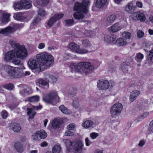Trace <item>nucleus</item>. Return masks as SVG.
<instances>
[{"mask_svg":"<svg viewBox=\"0 0 153 153\" xmlns=\"http://www.w3.org/2000/svg\"><path fill=\"white\" fill-rule=\"evenodd\" d=\"M39 60V64H38L36 59H30L28 61L29 67L32 70L36 69L37 71H43L50 67L52 65L53 61V56L46 52H43L38 54L36 56Z\"/></svg>","mask_w":153,"mask_h":153,"instance_id":"obj_1","label":"nucleus"},{"mask_svg":"<svg viewBox=\"0 0 153 153\" xmlns=\"http://www.w3.org/2000/svg\"><path fill=\"white\" fill-rule=\"evenodd\" d=\"M23 48L18 49L17 48L6 53L4 59L7 62H11L16 65H22V63L20 60L16 59L20 58L22 59H25L27 56V52L24 51Z\"/></svg>","mask_w":153,"mask_h":153,"instance_id":"obj_2","label":"nucleus"},{"mask_svg":"<svg viewBox=\"0 0 153 153\" xmlns=\"http://www.w3.org/2000/svg\"><path fill=\"white\" fill-rule=\"evenodd\" d=\"M89 4L90 2L88 0H83L82 4L79 2H76L75 4L74 10L78 12L74 14V17L78 19L83 18L85 15L88 12V7Z\"/></svg>","mask_w":153,"mask_h":153,"instance_id":"obj_3","label":"nucleus"},{"mask_svg":"<svg viewBox=\"0 0 153 153\" xmlns=\"http://www.w3.org/2000/svg\"><path fill=\"white\" fill-rule=\"evenodd\" d=\"M70 67L71 69L85 75L90 73L94 68L93 65L90 63L85 62H79L77 65L71 64Z\"/></svg>","mask_w":153,"mask_h":153,"instance_id":"obj_4","label":"nucleus"},{"mask_svg":"<svg viewBox=\"0 0 153 153\" xmlns=\"http://www.w3.org/2000/svg\"><path fill=\"white\" fill-rule=\"evenodd\" d=\"M57 93L56 91H52L48 94L43 100L46 102L53 105L56 104Z\"/></svg>","mask_w":153,"mask_h":153,"instance_id":"obj_5","label":"nucleus"},{"mask_svg":"<svg viewBox=\"0 0 153 153\" xmlns=\"http://www.w3.org/2000/svg\"><path fill=\"white\" fill-rule=\"evenodd\" d=\"M123 106L121 104L117 103L114 104L111 108L110 113L113 117H115L119 116L122 111Z\"/></svg>","mask_w":153,"mask_h":153,"instance_id":"obj_6","label":"nucleus"},{"mask_svg":"<svg viewBox=\"0 0 153 153\" xmlns=\"http://www.w3.org/2000/svg\"><path fill=\"white\" fill-rule=\"evenodd\" d=\"M47 136V134L43 130L36 131L32 136V138L34 141H37L41 139L45 138Z\"/></svg>","mask_w":153,"mask_h":153,"instance_id":"obj_7","label":"nucleus"},{"mask_svg":"<svg viewBox=\"0 0 153 153\" xmlns=\"http://www.w3.org/2000/svg\"><path fill=\"white\" fill-rule=\"evenodd\" d=\"M133 19L140 21L141 22L144 21L146 19L145 15L141 11H137L133 13L132 15Z\"/></svg>","mask_w":153,"mask_h":153,"instance_id":"obj_8","label":"nucleus"},{"mask_svg":"<svg viewBox=\"0 0 153 153\" xmlns=\"http://www.w3.org/2000/svg\"><path fill=\"white\" fill-rule=\"evenodd\" d=\"M110 86L109 82L107 80L102 79L97 82V86L99 89L105 90L107 89Z\"/></svg>","mask_w":153,"mask_h":153,"instance_id":"obj_9","label":"nucleus"},{"mask_svg":"<svg viewBox=\"0 0 153 153\" xmlns=\"http://www.w3.org/2000/svg\"><path fill=\"white\" fill-rule=\"evenodd\" d=\"M13 27L8 26L5 28L1 29L0 31V33L5 35H7L14 32L15 30L16 27L17 26V24H13L12 25Z\"/></svg>","mask_w":153,"mask_h":153,"instance_id":"obj_10","label":"nucleus"},{"mask_svg":"<svg viewBox=\"0 0 153 153\" xmlns=\"http://www.w3.org/2000/svg\"><path fill=\"white\" fill-rule=\"evenodd\" d=\"M136 8V6L134 5L132 3L129 2L125 6L124 9L126 12L132 14L135 11Z\"/></svg>","mask_w":153,"mask_h":153,"instance_id":"obj_11","label":"nucleus"},{"mask_svg":"<svg viewBox=\"0 0 153 153\" xmlns=\"http://www.w3.org/2000/svg\"><path fill=\"white\" fill-rule=\"evenodd\" d=\"M82 144L80 141L73 143L72 148L76 152L80 153L82 151Z\"/></svg>","mask_w":153,"mask_h":153,"instance_id":"obj_12","label":"nucleus"},{"mask_svg":"<svg viewBox=\"0 0 153 153\" xmlns=\"http://www.w3.org/2000/svg\"><path fill=\"white\" fill-rule=\"evenodd\" d=\"M57 20V15L55 14L46 22L47 27L49 28L51 27L56 22Z\"/></svg>","mask_w":153,"mask_h":153,"instance_id":"obj_13","label":"nucleus"},{"mask_svg":"<svg viewBox=\"0 0 153 153\" xmlns=\"http://www.w3.org/2000/svg\"><path fill=\"white\" fill-rule=\"evenodd\" d=\"M13 17L16 20L22 21L27 18V16L21 12H18L14 14Z\"/></svg>","mask_w":153,"mask_h":153,"instance_id":"obj_14","label":"nucleus"},{"mask_svg":"<svg viewBox=\"0 0 153 153\" xmlns=\"http://www.w3.org/2000/svg\"><path fill=\"white\" fill-rule=\"evenodd\" d=\"M9 43L10 45L13 47L14 48V49L18 48V49L23 48L24 51H27L25 47L21 45L19 43H16V41L13 40H10L9 41Z\"/></svg>","mask_w":153,"mask_h":153,"instance_id":"obj_15","label":"nucleus"},{"mask_svg":"<svg viewBox=\"0 0 153 153\" xmlns=\"http://www.w3.org/2000/svg\"><path fill=\"white\" fill-rule=\"evenodd\" d=\"M140 94V91L137 90L133 91L130 96V101L131 102H133Z\"/></svg>","mask_w":153,"mask_h":153,"instance_id":"obj_16","label":"nucleus"},{"mask_svg":"<svg viewBox=\"0 0 153 153\" xmlns=\"http://www.w3.org/2000/svg\"><path fill=\"white\" fill-rule=\"evenodd\" d=\"M14 147L18 152L21 153L24 151V146L20 142H17L14 145Z\"/></svg>","mask_w":153,"mask_h":153,"instance_id":"obj_17","label":"nucleus"},{"mask_svg":"<svg viewBox=\"0 0 153 153\" xmlns=\"http://www.w3.org/2000/svg\"><path fill=\"white\" fill-rule=\"evenodd\" d=\"M22 3L23 8L25 9H28L31 6V1L30 0H21Z\"/></svg>","mask_w":153,"mask_h":153,"instance_id":"obj_18","label":"nucleus"},{"mask_svg":"<svg viewBox=\"0 0 153 153\" xmlns=\"http://www.w3.org/2000/svg\"><path fill=\"white\" fill-rule=\"evenodd\" d=\"M36 82L37 84H39L42 86H45V88L46 89H48L49 87V85L48 83L43 79H38L36 80Z\"/></svg>","mask_w":153,"mask_h":153,"instance_id":"obj_19","label":"nucleus"},{"mask_svg":"<svg viewBox=\"0 0 153 153\" xmlns=\"http://www.w3.org/2000/svg\"><path fill=\"white\" fill-rule=\"evenodd\" d=\"M59 110L63 113L65 114H70L72 111L65 107L64 105H61L59 107Z\"/></svg>","mask_w":153,"mask_h":153,"instance_id":"obj_20","label":"nucleus"},{"mask_svg":"<svg viewBox=\"0 0 153 153\" xmlns=\"http://www.w3.org/2000/svg\"><path fill=\"white\" fill-rule=\"evenodd\" d=\"M68 47L71 51L76 53L79 46L74 42H72L69 44Z\"/></svg>","mask_w":153,"mask_h":153,"instance_id":"obj_21","label":"nucleus"},{"mask_svg":"<svg viewBox=\"0 0 153 153\" xmlns=\"http://www.w3.org/2000/svg\"><path fill=\"white\" fill-rule=\"evenodd\" d=\"M116 19L115 15H111L109 16L106 19V22L108 25L111 24Z\"/></svg>","mask_w":153,"mask_h":153,"instance_id":"obj_22","label":"nucleus"},{"mask_svg":"<svg viewBox=\"0 0 153 153\" xmlns=\"http://www.w3.org/2000/svg\"><path fill=\"white\" fill-rule=\"evenodd\" d=\"M116 43L119 46H123L126 45L127 42L124 38H120L116 40Z\"/></svg>","mask_w":153,"mask_h":153,"instance_id":"obj_23","label":"nucleus"},{"mask_svg":"<svg viewBox=\"0 0 153 153\" xmlns=\"http://www.w3.org/2000/svg\"><path fill=\"white\" fill-rule=\"evenodd\" d=\"M94 124L93 122L91 120H87L83 122L82 126L85 128H88L92 126Z\"/></svg>","mask_w":153,"mask_h":153,"instance_id":"obj_24","label":"nucleus"},{"mask_svg":"<svg viewBox=\"0 0 153 153\" xmlns=\"http://www.w3.org/2000/svg\"><path fill=\"white\" fill-rule=\"evenodd\" d=\"M107 2V0H97L96 6L97 7L101 8L105 5Z\"/></svg>","mask_w":153,"mask_h":153,"instance_id":"obj_25","label":"nucleus"},{"mask_svg":"<svg viewBox=\"0 0 153 153\" xmlns=\"http://www.w3.org/2000/svg\"><path fill=\"white\" fill-rule=\"evenodd\" d=\"M62 141L66 146L67 150L71 149L73 143H72L70 140L68 139H64Z\"/></svg>","mask_w":153,"mask_h":153,"instance_id":"obj_26","label":"nucleus"},{"mask_svg":"<svg viewBox=\"0 0 153 153\" xmlns=\"http://www.w3.org/2000/svg\"><path fill=\"white\" fill-rule=\"evenodd\" d=\"M83 46L85 48H89L91 46L92 43L88 39H85L82 41Z\"/></svg>","mask_w":153,"mask_h":153,"instance_id":"obj_27","label":"nucleus"},{"mask_svg":"<svg viewBox=\"0 0 153 153\" xmlns=\"http://www.w3.org/2000/svg\"><path fill=\"white\" fill-rule=\"evenodd\" d=\"M14 8L16 10H18L23 8L22 3L21 2V0L20 2H18L14 4L13 5Z\"/></svg>","mask_w":153,"mask_h":153,"instance_id":"obj_28","label":"nucleus"},{"mask_svg":"<svg viewBox=\"0 0 153 153\" xmlns=\"http://www.w3.org/2000/svg\"><path fill=\"white\" fill-rule=\"evenodd\" d=\"M34 110L33 108H27V114L29 116L30 118L33 119L35 115L36 112L34 111Z\"/></svg>","mask_w":153,"mask_h":153,"instance_id":"obj_29","label":"nucleus"},{"mask_svg":"<svg viewBox=\"0 0 153 153\" xmlns=\"http://www.w3.org/2000/svg\"><path fill=\"white\" fill-rule=\"evenodd\" d=\"M39 100V97L37 95L32 96L28 98V101L30 102H36Z\"/></svg>","mask_w":153,"mask_h":153,"instance_id":"obj_30","label":"nucleus"},{"mask_svg":"<svg viewBox=\"0 0 153 153\" xmlns=\"http://www.w3.org/2000/svg\"><path fill=\"white\" fill-rule=\"evenodd\" d=\"M110 30L113 32H116L120 29L119 25L118 23H116L110 28Z\"/></svg>","mask_w":153,"mask_h":153,"instance_id":"obj_31","label":"nucleus"},{"mask_svg":"<svg viewBox=\"0 0 153 153\" xmlns=\"http://www.w3.org/2000/svg\"><path fill=\"white\" fill-rule=\"evenodd\" d=\"M21 127L20 125L16 123L13 124L12 126V129L15 132H18L21 129Z\"/></svg>","mask_w":153,"mask_h":153,"instance_id":"obj_32","label":"nucleus"},{"mask_svg":"<svg viewBox=\"0 0 153 153\" xmlns=\"http://www.w3.org/2000/svg\"><path fill=\"white\" fill-rule=\"evenodd\" d=\"M130 68V67L126 63H123L122 65V70L124 73L128 72Z\"/></svg>","mask_w":153,"mask_h":153,"instance_id":"obj_33","label":"nucleus"},{"mask_svg":"<svg viewBox=\"0 0 153 153\" xmlns=\"http://www.w3.org/2000/svg\"><path fill=\"white\" fill-rule=\"evenodd\" d=\"M49 2V0H37L36 1L37 4L42 6H45Z\"/></svg>","mask_w":153,"mask_h":153,"instance_id":"obj_34","label":"nucleus"},{"mask_svg":"<svg viewBox=\"0 0 153 153\" xmlns=\"http://www.w3.org/2000/svg\"><path fill=\"white\" fill-rule=\"evenodd\" d=\"M57 127V118H54L51 122V128L52 129H55Z\"/></svg>","mask_w":153,"mask_h":153,"instance_id":"obj_35","label":"nucleus"},{"mask_svg":"<svg viewBox=\"0 0 153 153\" xmlns=\"http://www.w3.org/2000/svg\"><path fill=\"white\" fill-rule=\"evenodd\" d=\"M122 35L123 38L126 39H130L132 36L131 33L125 31L123 32L122 33Z\"/></svg>","mask_w":153,"mask_h":153,"instance_id":"obj_36","label":"nucleus"},{"mask_svg":"<svg viewBox=\"0 0 153 153\" xmlns=\"http://www.w3.org/2000/svg\"><path fill=\"white\" fill-rule=\"evenodd\" d=\"M4 68L9 74H14L13 73L14 71V70L12 69L11 66L8 65H5L4 66Z\"/></svg>","mask_w":153,"mask_h":153,"instance_id":"obj_37","label":"nucleus"},{"mask_svg":"<svg viewBox=\"0 0 153 153\" xmlns=\"http://www.w3.org/2000/svg\"><path fill=\"white\" fill-rule=\"evenodd\" d=\"M65 25L68 26H71L74 24V21L72 19H68L64 21Z\"/></svg>","mask_w":153,"mask_h":153,"instance_id":"obj_38","label":"nucleus"},{"mask_svg":"<svg viewBox=\"0 0 153 153\" xmlns=\"http://www.w3.org/2000/svg\"><path fill=\"white\" fill-rule=\"evenodd\" d=\"M10 15L8 14L5 13L3 15V18L2 19V22H7L9 21V17Z\"/></svg>","mask_w":153,"mask_h":153,"instance_id":"obj_39","label":"nucleus"},{"mask_svg":"<svg viewBox=\"0 0 153 153\" xmlns=\"http://www.w3.org/2000/svg\"><path fill=\"white\" fill-rule=\"evenodd\" d=\"M143 58V55L140 53L137 54L136 57V60L138 62H140Z\"/></svg>","mask_w":153,"mask_h":153,"instance_id":"obj_40","label":"nucleus"},{"mask_svg":"<svg viewBox=\"0 0 153 153\" xmlns=\"http://www.w3.org/2000/svg\"><path fill=\"white\" fill-rule=\"evenodd\" d=\"M73 104L75 108H78L79 106V102L78 98H74L73 100Z\"/></svg>","mask_w":153,"mask_h":153,"instance_id":"obj_41","label":"nucleus"},{"mask_svg":"<svg viewBox=\"0 0 153 153\" xmlns=\"http://www.w3.org/2000/svg\"><path fill=\"white\" fill-rule=\"evenodd\" d=\"M38 14L42 17H44L46 14V12L43 9H40L38 11Z\"/></svg>","mask_w":153,"mask_h":153,"instance_id":"obj_42","label":"nucleus"},{"mask_svg":"<svg viewBox=\"0 0 153 153\" xmlns=\"http://www.w3.org/2000/svg\"><path fill=\"white\" fill-rule=\"evenodd\" d=\"M88 52V51L87 50L83 48H80L79 46L76 53L79 54H84Z\"/></svg>","mask_w":153,"mask_h":153,"instance_id":"obj_43","label":"nucleus"},{"mask_svg":"<svg viewBox=\"0 0 153 153\" xmlns=\"http://www.w3.org/2000/svg\"><path fill=\"white\" fill-rule=\"evenodd\" d=\"M4 87L6 89L12 90L13 88V86L12 84L10 83L5 85L4 86Z\"/></svg>","mask_w":153,"mask_h":153,"instance_id":"obj_44","label":"nucleus"},{"mask_svg":"<svg viewBox=\"0 0 153 153\" xmlns=\"http://www.w3.org/2000/svg\"><path fill=\"white\" fill-rule=\"evenodd\" d=\"M144 34V32L142 30H139L137 33V36L138 38H142Z\"/></svg>","mask_w":153,"mask_h":153,"instance_id":"obj_45","label":"nucleus"},{"mask_svg":"<svg viewBox=\"0 0 153 153\" xmlns=\"http://www.w3.org/2000/svg\"><path fill=\"white\" fill-rule=\"evenodd\" d=\"M65 134L66 136H72L74 135V133L73 132L71 131L70 130H68L65 132Z\"/></svg>","mask_w":153,"mask_h":153,"instance_id":"obj_46","label":"nucleus"},{"mask_svg":"<svg viewBox=\"0 0 153 153\" xmlns=\"http://www.w3.org/2000/svg\"><path fill=\"white\" fill-rule=\"evenodd\" d=\"M99 136V134L98 133L93 132L90 134V136L91 138L93 139L96 138Z\"/></svg>","mask_w":153,"mask_h":153,"instance_id":"obj_47","label":"nucleus"},{"mask_svg":"<svg viewBox=\"0 0 153 153\" xmlns=\"http://www.w3.org/2000/svg\"><path fill=\"white\" fill-rule=\"evenodd\" d=\"M1 115L3 118H6L7 117L8 113L6 110H3L1 112Z\"/></svg>","mask_w":153,"mask_h":153,"instance_id":"obj_48","label":"nucleus"},{"mask_svg":"<svg viewBox=\"0 0 153 153\" xmlns=\"http://www.w3.org/2000/svg\"><path fill=\"white\" fill-rule=\"evenodd\" d=\"M41 19L39 17H36L35 18L34 20L32 22L33 24L36 25L37 24L40 22Z\"/></svg>","mask_w":153,"mask_h":153,"instance_id":"obj_49","label":"nucleus"},{"mask_svg":"<svg viewBox=\"0 0 153 153\" xmlns=\"http://www.w3.org/2000/svg\"><path fill=\"white\" fill-rule=\"evenodd\" d=\"M63 121L61 119L58 120V128L59 127L61 128H63Z\"/></svg>","mask_w":153,"mask_h":153,"instance_id":"obj_50","label":"nucleus"},{"mask_svg":"<svg viewBox=\"0 0 153 153\" xmlns=\"http://www.w3.org/2000/svg\"><path fill=\"white\" fill-rule=\"evenodd\" d=\"M75 127V125L73 123H71L68 125L67 127L68 130H73Z\"/></svg>","mask_w":153,"mask_h":153,"instance_id":"obj_51","label":"nucleus"},{"mask_svg":"<svg viewBox=\"0 0 153 153\" xmlns=\"http://www.w3.org/2000/svg\"><path fill=\"white\" fill-rule=\"evenodd\" d=\"M153 56V50H151L149 53V54L147 57L148 60H151L152 57Z\"/></svg>","mask_w":153,"mask_h":153,"instance_id":"obj_52","label":"nucleus"},{"mask_svg":"<svg viewBox=\"0 0 153 153\" xmlns=\"http://www.w3.org/2000/svg\"><path fill=\"white\" fill-rule=\"evenodd\" d=\"M45 43L43 42L40 43L38 46V48L39 49H42L45 47Z\"/></svg>","mask_w":153,"mask_h":153,"instance_id":"obj_53","label":"nucleus"},{"mask_svg":"<svg viewBox=\"0 0 153 153\" xmlns=\"http://www.w3.org/2000/svg\"><path fill=\"white\" fill-rule=\"evenodd\" d=\"M104 41L107 42H110V36L107 35H105L104 37Z\"/></svg>","mask_w":153,"mask_h":153,"instance_id":"obj_54","label":"nucleus"},{"mask_svg":"<svg viewBox=\"0 0 153 153\" xmlns=\"http://www.w3.org/2000/svg\"><path fill=\"white\" fill-rule=\"evenodd\" d=\"M116 36L114 35H112L110 36V42H113L116 40Z\"/></svg>","mask_w":153,"mask_h":153,"instance_id":"obj_55","label":"nucleus"},{"mask_svg":"<svg viewBox=\"0 0 153 153\" xmlns=\"http://www.w3.org/2000/svg\"><path fill=\"white\" fill-rule=\"evenodd\" d=\"M148 130L150 133H153V126L150 123L148 127Z\"/></svg>","mask_w":153,"mask_h":153,"instance_id":"obj_56","label":"nucleus"},{"mask_svg":"<svg viewBox=\"0 0 153 153\" xmlns=\"http://www.w3.org/2000/svg\"><path fill=\"white\" fill-rule=\"evenodd\" d=\"M53 153H57V145L54 146L52 149Z\"/></svg>","mask_w":153,"mask_h":153,"instance_id":"obj_57","label":"nucleus"},{"mask_svg":"<svg viewBox=\"0 0 153 153\" xmlns=\"http://www.w3.org/2000/svg\"><path fill=\"white\" fill-rule=\"evenodd\" d=\"M143 119V117L141 115L139 116L136 119H135V121L136 122L138 123L139 122L142 121Z\"/></svg>","mask_w":153,"mask_h":153,"instance_id":"obj_58","label":"nucleus"},{"mask_svg":"<svg viewBox=\"0 0 153 153\" xmlns=\"http://www.w3.org/2000/svg\"><path fill=\"white\" fill-rule=\"evenodd\" d=\"M136 6L139 8H142L143 7V4L141 2L137 1L136 2Z\"/></svg>","mask_w":153,"mask_h":153,"instance_id":"obj_59","label":"nucleus"},{"mask_svg":"<svg viewBox=\"0 0 153 153\" xmlns=\"http://www.w3.org/2000/svg\"><path fill=\"white\" fill-rule=\"evenodd\" d=\"M70 55V54L69 53H65L64 56V59L65 60L68 59H69Z\"/></svg>","mask_w":153,"mask_h":153,"instance_id":"obj_60","label":"nucleus"},{"mask_svg":"<svg viewBox=\"0 0 153 153\" xmlns=\"http://www.w3.org/2000/svg\"><path fill=\"white\" fill-rule=\"evenodd\" d=\"M86 145L87 146H89L92 143V142L89 141L88 138L87 137L85 139Z\"/></svg>","mask_w":153,"mask_h":153,"instance_id":"obj_61","label":"nucleus"},{"mask_svg":"<svg viewBox=\"0 0 153 153\" xmlns=\"http://www.w3.org/2000/svg\"><path fill=\"white\" fill-rule=\"evenodd\" d=\"M149 114V112H145L143 113L141 115L143 118L144 119L145 118L147 117Z\"/></svg>","mask_w":153,"mask_h":153,"instance_id":"obj_62","label":"nucleus"},{"mask_svg":"<svg viewBox=\"0 0 153 153\" xmlns=\"http://www.w3.org/2000/svg\"><path fill=\"white\" fill-rule=\"evenodd\" d=\"M145 143V141L143 140H141L140 141L138 144L139 146H142L144 145Z\"/></svg>","mask_w":153,"mask_h":153,"instance_id":"obj_63","label":"nucleus"},{"mask_svg":"<svg viewBox=\"0 0 153 153\" xmlns=\"http://www.w3.org/2000/svg\"><path fill=\"white\" fill-rule=\"evenodd\" d=\"M42 108V105H39L38 106H33V108L35 110H39L41 109Z\"/></svg>","mask_w":153,"mask_h":153,"instance_id":"obj_64","label":"nucleus"}]
</instances>
